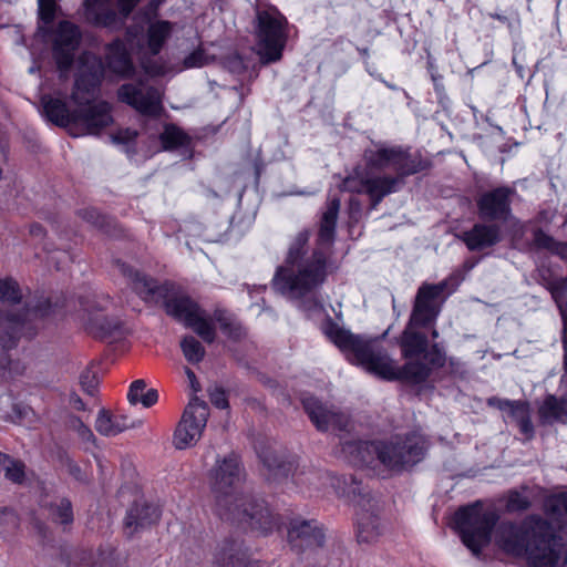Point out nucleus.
<instances>
[{
    "label": "nucleus",
    "mask_w": 567,
    "mask_h": 567,
    "mask_svg": "<svg viewBox=\"0 0 567 567\" xmlns=\"http://www.w3.org/2000/svg\"><path fill=\"white\" fill-rule=\"evenodd\" d=\"M446 288V280L439 284L424 282L419 287L409 322L399 342L403 358L412 361L411 359L426 351L427 338L424 333L416 331V328H425L436 321L445 300L443 295Z\"/></svg>",
    "instance_id": "obj_7"
},
{
    "label": "nucleus",
    "mask_w": 567,
    "mask_h": 567,
    "mask_svg": "<svg viewBox=\"0 0 567 567\" xmlns=\"http://www.w3.org/2000/svg\"><path fill=\"white\" fill-rule=\"evenodd\" d=\"M532 505L527 488L514 489L508 492L506 508L508 512H524Z\"/></svg>",
    "instance_id": "obj_42"
},
{
    "label": "nucleus",
    "mask_w": 567,
    "mask_h": 567,
    "mask_svg": "<svg viewBox=\"0 0 567 567\" xmlns=\"http://www.w3.org/2000/svg\"><path fill=\"white\" fill-rule=\"evenodd\" d=\"M544 509L553 519L561 520L563 517H567V494L559 493L548 496L545 499Z\"/></svg>",
    "instance_id": "obj_39"
},
{
    "label": "nucleus",
    "mask_w": 567,
    "mask_h": 567,
    "mask_svg": "<svg viewBox=\"0 0 567 567\" xmlns=\"http://www.w3.org/2000/svg\"><path fill=\"white\" fill-rule=\"evenodd\" d=\"M30 234L34 237H42L44 235V229L39 224H33L30 227Z\"/></svg>",
    "instance_id": "obj_61"
},
{
    "label": "nucleus",
    "mask_w": 567,
    "mask_h": 567,
    "mask_svg": "<svg viewBox=\"0 0 567 567\" xmlns=\"http://www.w3.org/2000/svg\"><path fill=\"white\" fill-rule=\"evenodd\" d=\"M539 421L544 425L565 423L567 420V398L548 394L538 408Z\"/></svg>",
    "instance_id": "obj_26"
},
{
    "label": "nucleus",
    "mask_w": 567,
    "mask_h": 567,
    "mask_svg": "<svg viewBox=\"0 0 567 567\" xmlns=\"http://www.w3.org/2000/svg\"><path fill=\"white\" fill-rule=\"evenodd\" d=\"M121 274L127 279V284L144 301L165 300L166 313L186 328L192 329L205 342L213 343L216 339V328L210 315L196 301L187 296L169 298L172 285L159 284L156 279L121 262L117 265Z\"/></svg>",
    "instance_id": "obj_5"
},
{
    "label": "nucleus",
    "mask_w": 567,
    "mask_h": 567,
    "mask_svg": "<svg viewBox=\"0 0 567 567\" xmlns=\"http://www.w3.org/2000/svg\"><path fill=\"white\" fill-rule=\"evenodd\" d=\"M553 296H554V298H555L556 302L558 303L559 308H563L564 302H565V301H564V297H563V295H561L560 292L555 291V292L553 293Z\"/></svg>",
    "instance_id": "obj_63"
},
{
    "label": "nucleus",
    "mask_w": 567,
    "mask_h": 567,
    "mask_svg": "<svg viewBox=\"0 0 567 567\" xmlns=\"http://www.w3.org/2000/svg\"><path fill=\"white\" fill-rule=\"evenodd\" d=\"M208 62H209L208 55L205 53V51L203 49L199 48V49L193 51L192 53H189L184 59V66L187 69L202 68V66L206 65Z\"/></svg>",
    "instance_id": "obj_47"
},
{
    "label": "nucleus",
    "mask_w": 567,
    "mask_h": 567,
    "mask_svg": "<svg viewBox=\"0 0 567 567\" xmlns=\"http://www.w3.org/2000/svg\"><path fill=\"white\" fill-rule=\"evenodd\" d=\"M341 206L339 197H329L320 219L317 247L309 254L310 230H300L291 240L285 262L272 278V288L291 300H300L320 288L329 274L330 247L336 237V227Z\"/></svg>",
    "instance_id": "obj_1"
},
{
    "label": "nucleus",
    "mask_w": 567,
    "mask_h": 567,
    "mask_svg": "<svg viewBox=\"0 0 567 567\" xmlns=\"http://www.w3.org/2000/svg\"><path fill=\"white\" fill-rule=\"evenodd\" d=\"M172 31L173 23L166 20L151 22L145 38L137 39L136 41L134 40L132 29L127 30L126 38L131 50L145 73L152 76L164 74L165 66L159 61L154 60V58L159 54Z\"/></svg>",
    "instance_id": "obj_12"
},
{
    "label": "nucleus",
    "mask_w": 567,
    "mask_h": 567,
    "mask_svg": "<svg viewBox=\"0 0 567 567\" xmlns=\"http://www.w3.org/2000/svg\"><path fill=\"white\" fill-rule=\"evenodd\" d=\"M70 405L78 410V411H84L85 410V403L83 402V400L76 394V393H72L70 395Z\"/></svg>",
    "instance_id": "obj_57"
},
{
    "label": "nucleus",
    "mask_w": 567,
    "mask_h": 567,
    "mask_svg": "<svg viewBox=\"0 0 567 567\" xmlns=\"http://www.w3.org/2000/svg\"><path fill=\"white\" fill-rule=\"evenodd\" d=\"M22 292L19 284L12 278L0 279V301L9 306L20 303Z\"/></svg>",
    "instance_id": "obj_40"
},
{
    "label": "nucleus",
    "mask_w": 567,
    "mask_h": 567,
    "mask_svg": "<svg viewBox=\"0 0 567 567\" xmlns=\"http://www.w3.org/2000/svg\"><path fill=\"white\" fill-rule=\"evenodd\" d=\"M492 19H495V20H498L503 23H508V18L504 14H501V13H497V12H494V13H489L488 14Z\"/></svg>",
    "instance_id": "obj_62"
},
{
    "label": "nucleus",
    "mask_w": 567,
    "mask_h": 567,
    "mask_svg": "<svg viewBox=\"0 0 567 567\" xmlns=\"http://www.w3.org/2000/svg\"><path fill=\"white\" fill-rule=\"evenodd\" d=\"M302 404L309 419L319 431H343L349 425L348 415L327 406L313 396L305 398Z\"/></svg>",
    "instance_id": "obj_19"
},
{
    "label": "nucleus",
    "mask_w": 567,
    "mask_h": 567,
    "mask_svg": "<svg viewBox=\"0 0 567 567\" xmlns=\"http://www.w3.org/2000/svg\"><path fill=\"white\" fill-rule=\"evenodd\" d=\"M181 348L185 359L189 363H198L205 355V348L193 336L185 337L181 342Z\"/></svg>",
    "instance_id": "obj_41"
},
{
    "label": "nucleus",
    "mask_w": 567,
    "mask_h": 567,
    "mask_svg": "<svg viewBox=\"0 0 567 567\" xmlns=\"http://www.w3.org/2000/svg\"><path fill=\"white\" fill-rule=\"evenodd\" d=\"M34 417L33 410L25 404L14 403L12 405L10 419L12 422L17 424L31 423Z\"/></svg>",
    "instance_id": "obj_44"
},
{
    "label": "nucleus",
    "mask_w": 567,
    "mask_h": 567,
    "mask_svg": "<svg viewBox=\"0 0 567 567\" xmlns=\"http://www.w3.org/2000/svg\"><path fill=\"white\" fill-rule=\"evenodd\" d=\"M515 190L503 186L484 193L477 200L482 218L489 220H506L511 213V197Z\"/></svg>",
    "instance_id": "obj_20"
},
{
    "label": "nucleus",
    "mask_w": 567,
    "mask_h": 567,
    "mask_svg": "<svg viewBox=\"0 0 567 567\" xmlns=\"http://www.w3.org/2000/svg\"><path fill=\"white\" fill-rule=\"evenodd\" d=\"M163 148L166 151L184 147L189 144V136L177 125L166 124L159 135Z\"/></svg>",
    "instance_id": "obj_35"
},
{
    "label": "nucleus",
    "mask_w": 567,
    "mask_h": 567,
    "mask_svg": "<svg viewBox=\"0 0 567 567\" xmlns=\"http://www.w3.org/2000/svg\"><path fill=\"white\" fill-rule=\"evenodd\" d=\"M93 556L92 551L89 550H74L69 561L70 567H94L91 561Z\"/></svg>",
    "instance_id": "obj_48"
},
{
    "label": "nucleus",
    "mask_w": 567,
    "mask_h": 567,
    "mask_svg": "<svg viewBox=\"0 0 567 567\" xmlns=\"http://www.w3.org/2000/svg\"><path fill=\"white\" fill-rule=\"evenodd\" d=\"M363 159L368 168L381 171L392 167L401 177L420 173L429 167L427 161L417 154H411L409 148L383 143L365 148Z\"/></svg>",
    "instance_id": "obj_13"
},
{
    "label": "nucleus",
    "mask_w": 567,
    "mask_h": 567,
    "mask_svg": "<svg viewBox=\"0 0 567 567\" xmlns=\"http://www.w3.org/2000/svg\"><path fill=\"white\" fill-rule=\"evenodd\" d=\"M322 332L337 348L351 357L349 358L351 362L388 381L402 380L420 384L430 377L433 369L443 368L446 363L445 352L439 343L432 344L423 353L427 363L408 361L402 367H398L375 339L353 334L331 318L323 322Z\"/></svg>",
    "instance_id": "obj_2"
},
{
    "label": "nucleus",
    "mask_w": 567,
    "mask_h": 567,
    "mask_svg": "<svg viewBox=\"0 0 567 567\" xmlns=\"http://www.w3.org/2000/svg\"><path fill=\"white\" fill-rule=\"evenodd\" d=\"M85 329L96 338H107L120 331L122 322L117 318H109L101 310L89 311L87 318H83Z\"/></svg>",
    "instance_id": "obj_28"
},
{
    "label": "nucleus",
    "mask_w": 567,
    "mask_h": 567,
    "mask_svg": "<svg viewBox=\"0 0 567 567\" xmlns=\"http://www.w3.org/2000/svg\"><path fill=\"white\" fill-rule=\"evenodd\" d=\"M54 0H39V12L45 23H50L54 18Z\"/></svg>",
    "instance_id": "obj_52"
},
{
    "label": "nucleus",
    "mask_w": 567,
    "mask_h": 567,
    "mask_svg": "<svg viewBox=\"0 0 567 567\" xmlns=\"http://www.w3.org/2000/svg\"><path fill=\"white\" fill-rule=\"evenodd\" d=\"M530 413L529 404L526 401H516L508 412V415L515 421L523 420Z\"/></svg>",
    "instance_id": "obj_51"
},
{
    "label": "nucleus",
    "mask_w": 567,
    "mask_h": 567,
    "mask_svg": "<svg viewBox=\"0 0 567 567\" xmlns=\"http://www.w3.org/2000/svg\"><path fill=\"white\" fill-rule=\"evenodd\" d=\"M534 244L538 248H543V249H547V250H551V251L557 249V243L555 241V239L551 236L544 233L542 229H537L534 233Z\"/></svg>",
    "instance_id": "obj_50"
},
{
    "label": "nucleus",
    "mask_w": 567,
    "mask_h": 567,
    "mask_svg": "<svg viewBox=\"0 0 567 567\" xmlns=\"http://www.w3.org/2000/svg\"><path fill=\"white\" fill-rule=\"evenodd\" d=\"M495 543L505 553L524 557L528 567L567 565V543L539 515H529L518 524L499 523L495 529Z\"/></svg>",
    "instance_id": "obj_4"
},
{
    "label": "nucleus",
    "mask_w": 567,
    "mask_h": 567,
    "mask_svg": "<svg viewBox=\"0 0 567 567\" xmlns=\"http://www.w3.org/2000/svg\"><path fill=\"white\" fill-rule=\"evenodd\" d=\"M216 567H247L248 556L238 543H230L216 555Z\"/></svg>",
    "instance_id": "obj_31"
},
{
    "label": "nucleus",
    "mask_w": 567,
    "mask_h": 567,
    "mask_svg": "<svg viewBox=\"0 0 567 567\" xmlns=\"http://www.w3.org/2000/svg\"><path fill=\"white\" fill-rule=\"evenodd\" d=\"M80 39V29L74 23L70 21L59 23L53 43V58L61 76L66 75L72 66Z\"/></svg>",
    "instance_id": "obj_18"
},
{
    "label": "nucleus",
    "mask_w": 567,
    "mask_h": 567,
    "mask_svg": "<svg viewBox=\"0 0 567 567\" xmlns=\"http://www.w3.org/2000/svg\"><path fill=\"white\" fill-rule=\"evenodd\" d=\"M488 402H489L491 405H494L498 410H501L503 412H506L508 414L509 410L512 409V406L514 405V403L516 401L507 400V399H496V398H493Z\"/></svg>",
    "instance_id": "obj_56"
},
{
    "label": "nucleus",
    "mask_w": 567,
    "mask_h": 567,
    "mask_svg": "<svg viewBox=\"0 0 567 567\" xmlns=\"http://www.w3.org/2000/svg\"><path fill=\"white\" fill-rule=\"evenodd\" d=\"M127 399L133 405L141 403L144 408H150L157 402L158 393L155 389L146 390L145 381L138 379L130 385Z\"/></svg>",
    "instance_id": "obj_34"
},
{
    "label": "nucleus",
    "mask_w": 567,
    "mask_h": 567,
    "mask_svg": "<svg viewBox=\"0 0 567 567\" xmlns=\"http://www.w3.org/2000/svg\"><path fill=\"white\" fill-rule=\"evenodd\" d=\"M460 239L471 251H480L496 245L499 239V227L496 225L475 224L470 230L463 231Z\"/></svg>",
    "instance_id": "obj_23"
},
{
    "label": "nucleus",
    "mask_w": 567,
    "mask_h": 567,
    "mask_svg": "<svg viewBox=\"0 0 567 567\" xmlns=\"http://www.w3.org/2000/svg\"><path fill=\"white\" fill-rule=\"evenodd\" d=\"M142 421L132 419L126 414H112L105 409H101L95 420V430L103 436H116L117 434L141 426Z\"/></svg>",
    "instance_id": "obj_22"
},
{
    "label": "nucleus",
    "mask_w": 567,
    "mask_h": 567,
    "mask_svg": "<svg viewBox=\"0 0 567 567\" xmlns=\"http://www.w3.org/2000/svg\"><path fill=\"white\" fill-rule=\"evenodd\" d=\"M53 312L48 299H41L34 306H27L21 315L0 310V374L3 378H14L23 374L25 367L19 360H12L8 350L17 347L21 337L31 338L35 334V320Z\"/></svg>",
    "instance_id": "obj_8"
},
{
    "label": "nucleus",
    "mask_w": 567,
    "mask_h": 567,
    "mask_svg": "<svg viewBox=\"0 0 567 567\" xmlns=\"http://www.w3.org/2000/svg\"><path fill=\"white\" fill-rule=\"evenodd\" d=\"M112 106L101 101L83 109L74 111L76 123L85 126L90 134H99L103 128L113 123Z\"/></svg>",
    "instance_id": "obj_21"
},
{
    "label": "nucleus",
    "mask_w": 567,
    "mask_h": 567,
    "mask_svg": "<svg viewBox=\"0 0 567 567\" xmlns=\"http://www.w3.org/2000/svg\"><path fill=\"white\" fill-rule=\"evenodd\" d=\"M49 513L51 519L61 525H70L73 522V511L71 502L66 498L58 499L50 504Z\"/></svg>",
    "instance_id": "obj_38"
},
{
    "label": "nucleus",
    "mask_w": 567,
    "mask_h": 567,
    "mask_svg": "<svg viewBox=\"0 0 567 567\" xmlns=\"http://www.w3.org/2000/svg\"><path fill=\"white\" fill-rule=\"evenodd\" d=\"M208 415L209 411L206 402L197 396H193L174 432V446L178 450H184L194 445L203 434Z\"/></svg>",
    "instance_id": "obj_14"
},
{
    "label": "nucleus",
    "mask_w": 567,
    "mask_h": 567,
    "mask_svg": "<svg viewBox=\"0 0 567 567\" xmlns=\"http://www.w3.org/2000/svg\"><path fill=\"white\" fill-rule=\"evenodd\" d=\"M117 97L143 115L158 116L163 111L162 92L154 86L126 83L120 86Z\"/></svg>",
    "instance_id": "obj_17"
},
{
    "label": "nucleus",
    "mask_w": 567,
    "mask_h": 567,
    "mask_svg": "<svg viewBox=\"0 0 567 567\" xmlns=\"http://www.w3.org/2000/svg\"><path fill=\"white\" fill-rule=\"evenodd\" d=\"M497 519L495 512L486 511L480 503H475L461 507L454 514L453 525L463 544L478 557L483 547L488 545Z\"/></svg>",
    "instance_id": "obj_10"
},
{
    "label": "nucleus",
    "mask_w": 567,
    "mask_h": 567,
    "mask_svg": "<svg viewBox=\"0 0 567 567\" xmlns=\"http://www.w3.org/2000/svg\"><path fill=\"white\" fill-rule=\"evenodd\" d=\"M141 0H117L118 13L110 7V0H84L85 20L94 27L120 29Z\"/></svg>",
    "instance_id": "obj_15"
},
{
    "label": "nucleus",
    "mask_w": 567,
    "mask_h": 567,
    "mask_svg": "<svg viewBox=\"0 0 567 567\" xmlns=\"http://www.w3.org/2000/svg\"><path fill=\"white\" fill-rule=\"evenodd\" d=\"M161 517V511L157 506L146 502H135L127 511L125 517V529H131L132 534L137 528L156 523Z\"/></svg>",
    "instance_id": "obj_25"
},
{
    "label": "nucleus",
    "mask_w": 567,
    "mask_h": 567,
    "mask_svg": "<svg viewBox=\"0 0 567 567\" xmlns=\"http://www.w3.org/2000/svg\"><path fill=\"white\" fill-rule=\"evenodd\" d=\"M79 216L97 228H104L106 225V218L94 208L82 209L79 212Z\"/></svg>",
    "instance_id": "obj_49"
},
{
    "label": "nucleus",
    "mask_w": 567,
    "mask_h": 567,
    "mask_svg": "<svg viewBox=\"0 0 567 567\" xmlns=\"http://www.w3.org/2000/svg\"><path fill=\"white\" fill-rule=\"evenodd\" d=\"M137 136L136 131L126 128L121 130L116 134L112 135V140L114 143L125 144L134 141Z\"/></svg>",
    "instance_id": "obj_54"
},
{
    "label": "nucleus",
    "mask_w": 567,
    "mask_h": 567,
    "mask_svg": "<svg viewBox=\"0 0 567 567\" xmlns=\"http://www.w3.org/2000/svg\"><path fill=\"white\" fill-rule=\"evenodd\" d=\"M520 432L528 437H532L534 435V426L530 420V413L524 417L523 420H519L516 422Z\"/></svg>",
    "instance_id": "obj_55"
},
{
    "label": "nucleus",
    "mask_w": 567,
    "mask_h": 567,
    "mask_svg": "<svg viewBox=\"0 0 567 567\" xmlns=\"http://www.w3.org/2000/svg\"><path fill=\"white\" fill-rule=\"evenodd\" d=\"M427 449L426 440L419 433L405 437L395 436L389 442H351L343 451L350 455L354 466H373L379 462L390 470H402L419 463Z\"/></svg>",
    "instance_id": "obj_6"
},
{
    "label": "nucleus",
    "mask_w": 567,
    "mask_h": 567,
    "mask_svg": "<svg viewBox=\"0 0 567 567\" xmlns=\"http://www.w3.org/2000/svg\"><path fill=\"white\" fill-rule=\"evenodd\" d=\"M449 364H450L451 371L454 373L461 372L463 370V365H464L463 362H461L456 358H450Z\"/></svg>",
    "instance_id": "obj_60"
},
{
    "label": "nucleus",
    "mask_w": 567,
    "mask_h": 567,
    "mask_svg": "<svg viewBox=\"0 0 567 567\" xmlns=\"http://www.w3.org/2000/svg\"><path fill=\"white\" fill-rule=\"evenodd\" d=\"M208 477L215 512L221 519L247 525L262 534L279 527L278 519L264 501L243 493L244 468L236 454L218 458Z\"/></svg>",
    "instance_id": "obj_3"
},
{
    "label": "nucleus",
    "mask_w": 567,
    "mask_h": 567,
    "mask_svg": "<svg viewBox=\"0 0 567 567\" xmlns=\"http://www.w3.org/2000/svg\"><path fill=\"white\" fill-rule=\"evenodd\" d=\"M210 402L218 409L228 408V399L224 390L215 389L209 393Z\"/></svg>",
    "instance_id": "obj_53"
},
{
    "label": "nucleus",
    "mask_w": 567,
    "mask_h": 567,
    "mask_svg": "<svg viewBox=\"0 0 567 567\" xmlns=\"http://www.w3.org/2000/svg\"><path fill=\"white\" fill-rule=\"evenodd\" d=\"M258 454L265 466L274 473L275 476L287 475L288 471L286 470V464L279 461L277 455L271 451H260Z\"/></svg>",
    "instance_id": "obj_43"
},
{
    "label": "nucleus",
    "mask_w": 567,
    "mask_h": 567,
    "mask_svg": "<svg viewBox=\"0 0 567 567\" xmlns=\"http://www.w3.org/2000/svg\"><path fill=\"white\" fill-rule=\"evenodd\" d=\"M80 384L86 394L94 396L97 392L99 379L92 370L85 369L80 375Z\"/></svg>",
    "instance_id": "obj_45"
},
{
    "label": "nucleus",
    "mask_w": 567,
    "mask_h": 567,
    "mask_svg": "<svg viewBox=\"0 0 567 567\" xmlns=\"http://www.w3.org/2000/svg\"><path fill=\"white\" fill-rule=\"evenodd\" d=\"M564 349L567 350V317L564 318V338H563Z\"/></svg>",
    "instance_id": "obj_64"
},
{
    "label": "nucleus",
    "mask_w": 567,
    "mask_h": 567,
    "mask_svg": "<svg viewBox=\"0 0 567 567\" xmlns=\"http://www.w3.org/2000/svg\"><path fill=\"white\" fill-rule=\"evenodd\" d=\"M69 426L75 431L84 442H94L95 436L92 430L84 424L80 417L71 416L69 420Z\"/></svg>",
    "instance_id": "obj_46"
},
{
    "label": "nucleus",
    "mask_w": 567,
    "mask_h": 567,
    "mask_svg": "<svg viewBox=\"0 0 567 567\" xmlns=\"http://www.w3.org/2000/svg\"><path fill=\"white\" fill-rule=\"evenodd\" d=\"M403 183V177L398 176H377L368 178L367 195L371 200V208H377L381 200L389 194L399 189Z\"/></svg>",
    "instance_id": "obj_27"
},
{
    "label": "nucleus",
    "mask_w": 567,
    "mask_h": 567,
    "mask_svg": "<svg viewBox=\"0 0 567 567\" xmlns=\"http://www.w3.org/2000/svg\"><path fill=\"white\" fill-rule=\"evenodd\" d=\"M381 534L379 518L368 511L357 514V537L359 543H373Z\"/></svg>",
    "instance_id": "obj_30"
},
{
    "label": "nucleus",
    "mask_w": 567,
    "mask_h": 567,
    "mask_svg": "<svg viewBox=\"0 0 567 567\" xmlns=\"http://www.w3.org/2000/svg\"><path fill=\"white\" fill-rule=\"evenodd\" d=\"M2 461V468L7 480L14 484H21L25 477V465L22 461L14 460L8 454H0Z\"/></svg>",
    "instance_id": "obj_37"
},
{
    "label": "nucleus",
    "mask_w": 567,
    "mask_h": 567,
    "mask_svg": "<svg viewBox=\"0 0 567 567\" xmlns=\"http://www.w3.org/2000/svg\"><path fill=\"white\" fill-rule=\"evenodd\" d=\"M106 66L121 78H131L135 68L124 41L116 39L106 47Z\"/></svg>",
    "instance_id": "obj_24"
},
{
    "label": "nucleus",
    "mask_w": 567,
    "mask_h": 567,
    "mask_svg": "<svg viewBox=\"0 0 567 567\" xmlns=\"http://www.w3.org/2000/svg\"><path fill=\"white\" fill-rule=\"evenodd\" d=\"M186 375L188 378V381H189V384H190V388L192 390L194 391V393L196 392H199L200 391V384L199 382L197 381L196 379V375L194 373V371H192L190 369L186 368Z\"/></svg>",
    "instance_id": "obj_58"
},
{
    "label": "nucleus",
    "mask_w": 567,
    "mask_h": 567,
    "mask_svg": "<svg viewBox=\"0 0 567 567\" xmlns=\"http://www.w3.org/2000/svg\"><path fill=\"white\" fill-rule=\"evenodd\" d=\"M293 482L302 489L312 492L320 491L330 480V475L316 468H303L293 474Z\"/></svg>",
    "instance_id": "obj_33"
},
{
    "label": "nucleus",
    "mask_w": 567,
    "mask_h": 567,
    "mask_svg": "<svg viewBox=\"0 0 567 567\" xmlns=\"http://www.w3.org/2000/svg\"><path fill=\"white\" fill-rule=\"evenodd\" d=\"M212 322L218 323L220 331L231 340H239L245 336V330L240 322L228 311L224 309H216L210 315Z\"/></svg>",
    "instance_id": "obj_32"
},
{
    "label": "nucleus",
    "mask_w": 567,
    "mask_h": 567,
    "mask_svg": "<svg viewBox=\"0 0 567 567\" xmlns=\"http://www.w3.org/2000/svg\"><path fill=\"white\" fill-rule=\"evenodd\" d=\"M287 539L296 551H309L307 559L311 560L306 567H340L341 550L333 558L322 547L324 533L317 520L291 519L287 529Z\"/></svg>",
    "instance_id": "obj_9"
},
{
    "label": "nucleus",
    "mask_w": 567,
    "mask_h": 567,
    "mask_svg": "<svg viewBox=\"0 0 567 567\" xmlns=\"http://www.w3.org/2000/svg\"><path fill=\"white\" fill-rule=\"evenodd\" d=\"M103 73L104 65L101 58L90 52L82 53L71 100L78 105H83L99 86Z\"/></svg>",
    "instance_id": "obj_16"
},
{
    "label": "nucleus",
    "mask_w": 567,
    "mask_h": 567,
    "mask_svg": "<svg viewBox=\"0 0 567 567\" xmlns=\"http://www.w3.org/2000/svg\"><path fill=\"white\" fill-rule=\"evenodd\" d=\"M4 519H10L13 524H16V515L13 512L7 508H0V524H2Z\"/></svg>",
    "instance_id": "obj_59"
},
{
    "label": "nucleus",
    "mask_w": 567,
    "mask_h": 567,
    "mask_svg": "<svg viewBox=\"0 0 567 567\" xmlns=\"http://www.w3.org/2000/svg\"><path fill=\"white\" fill-rule=\"evenodd\" d=\"M368 178L361 167H355L339 186L341 192L367 194Z\"/></svg>",
    "instance_id": "obj_36"
},
{
    "label": "nucleus",
    "mask_w": 567,
    "mask_h": 567,
    "mask_svg": "<svg viewBox=\"0 0 567 567\" xmlns=\"http://www.w3.org/2000/svg\"><path fill=\"white\" fill-rule=\"evenodd\" d=\"M43 113L47 118L55 125L65 127L71 123H76L74 112H70L65 102L61 99L43 95L41 97Z\"/></svg>",
    "instance_id": "obj_29"
},
{
    "label": "nucleus",
    "mask_w": 567,
    "mask_h": 567,
    "mask_svg": "<svg viewBox=\"0 0 567 567\" xmlns=\"http://www.w3.org/2000/svg\"><path fill=\"white\" fill-rule=\"evenodd\" d=\"M257 53L265 64L277 62L288 40V21L276 8L268 7L257 11Z\"/></svg>",
    "instance_id": "obj_11"
}]
</instances>
